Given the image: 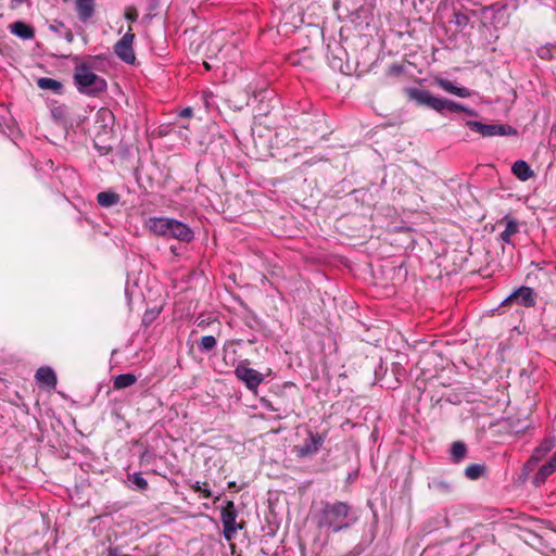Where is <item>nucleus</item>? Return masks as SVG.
Wrapping results in <instances>:
<instances>
[{"label":"nucleus","instance_id":"obj_31","mask_svg":"<svg viewBox=\"0 0 556 556\" xmlns=\"http://www.w3.org/2000/svg\"><path fill=\"white\" fill-rule=\"evenodd\" d=\"M102 136L103 135L98 134L97 137L94 138V140H93L94 148L101 155H106L113 151V146L110 143H104L102 140Z\"/></svg>","mask_w":556,"mask_h":556},{"label":"nucleus","instance_id":"obj_6","mask_svg":"<svg viewBox=\"0 0 556 556\" xmlns=\"http://www.w3.org/2000/svg\"><path fill=\"white\" fill-rule=\"evenodd\" d=\"M327 438L326 433L314 432L307 430V437L303 444L295 445L293 452L299 458H306L316 455L321 448Z\"/></svg>","mask_w":556,"mask_h":556},{"label":"nucleus","instance_id":"obj_4","mask_svg":"<svg viewBox=\"0 0 556 556\" xmlns=\"http://www.w3.org/2000/svg\"><path fill=\"white\" fill-rule=\"evenodd\" d=\"M74 84L80 93L96 97L106 90V80L93 72H88L87 66H75L73 75Z\"/></svg>","mask_w":556,"mask_h":556},{"label":"nucleus","instance_id":"obj_9","mask_svg":"<svg viewBox=\"0 0 556 556\" xmlns=\"http://www.w3.org/2000/svg\"><path fill=\"white\" fill-rule=\"evenodd\" d=\"M135 35L131 33V28L114 45L115 54L125 63L134 64L136 55L132 49V42Z\"/></svg>","mask_w":556,"mask_h":556},{"label":"nucleus","instance_id":"obj_29","mask_svg":"<svg viewBox=\"0 0 556 556\" xmlns=\"http://www.w3.org/2000/svg\"><path fill=\"white\" fill-rule=\"evenodd\" d=\"M128 480L135 485L137 490L144 491L148 489V481L141 476L140 472L128 473Z\"/></svg>","mask_w":556,"mask_h":556},{"label":"nucleus","instance_id":"obj_22","mask_svg":"<svg viewBox=\"0 0 556 556\" xmlns=\"http://www.w3.org/2000/svg\"><path fill=\"white\" fill-rule=\"evenodd\" d=\"M450 455L453 463L458 464L465 459L467 455V446L462 441H455L450 448Z\"/></svg>","mask_w":556,"mask_h":556},{"label":"nucleus","instance_id":"obj_2","mask_svg":"<svg viewBox=\"0 0 556 556\" xmlns=\"http://www.w3.org/2000/svg\"><path fill=\"white\" fill-rule=\"evenodd\" d=\"M404 92L409 101H414L419 106L431 109L441 115H447L450 113H465L469 116L478 115L476 110L467 108L456 101L437 97L426 89L407 87L404 89Z\"/></svg>","mask_w":556,"mask_h":556},{"label":"nucleus","instance_id":"obj_3","mask_svg":"<svg viewBox=\"0 0 556 556\" xmlns=\"http://www.w3.org/2000/svg\"><path fill=\"white\" fill-rule=\"evenodd\" d=\"M146 226L152 233L167 239L190 242L194 238L192 229L175 218L153 216L147 219Z\"/></svg>","mask_w":556,"mask_h":556},{"label":"nucleus","instance_id":"obj_45","mask_svg":"<svg viewBox=\"0 0 556 556\" xmlns=\"http://www.w3.org/2000/svg\"><path fill=\"white\" fill-rule=\"evenodd\" d=\"M266 407H267L268 409L273 410V412H274V410H276V408H274V406H273V405H270L269 403L266 405Z\"/></svg>","mask_w":556,"mask_h":556},{"label":"nucleus","instance_id":"obj_20","mask_svg":"<svg viewBox=\"0 0 556 556\" xmlns=\"http://www.w3.org/2000/svg\"><path fill=\"white\" fill-rule=\"evenodd\" d=\"M97 201L102 207H111L121 201V195L114 191H102L97 195Z\"/></svg>","mask_w":556,"mask_h":556},{"label":"nucleus","instance_id":"obj_30","mask_svg":"<svg viewBox=\"0 0 556 556\" xmlns=\"http://www.w3.org/2000/svg\"><path fill=\"white\" fill-rule=\"evenodd\" d=\"M51 116L58 123H65L67 118V108L64 104L53 106L51 109Z\"/></svg>","mask_w":556,"mask_h":556},{"label":"nucleus","instance_id":"obj_13","mask_svg":"<svg viewBox=\"0 0 556 556\" xmlns=\"http://www.w3.org/2000/svg\"><path fill=\"white\" fill-rule=\"evenodd\" d=\"M8 28L13 35L21 39L30 40L35 38L34 27L23 21L11 23Z\"/></svg>","mask_w":556,"mask_h":556},{"label":"nucleus","instance_id":"obj_11","mask_svg":"<svg viewBox=\"0 0 556 556\" xmlns=\"http://www.w3.org/2000/svg\"><path fill=\"white\" fill-rule=\"evenodd\" d=\"M36 382L40 387H46L50 390H54L58 383V378L54 370L49 366H42L37 369L35 375Z\"/></svg>","mask_w":556,"mask_h":556},{"label":"nucleus","instance_id":"obj_10","mask_svg":"<svg viewBox=\"0 0 556 556\" xmlns=\"http://www.w3.org/2000/svg\"><path fill=\"white\" fill-rule=\"evenodd\" d=\"M556 445L555 437L545 438L533 451L531 457L525 464L526 469H532L539 462H541Z\"/></svg>","mask_w":556,"mask_h":556},{"label":"nucleus","instance_id":"obj_35","mask_svg":"<svg viewBox=\"0 0 556 556\" xmlns=\"http://www.w3.org/2000/svg\"><path fill=\"white\" fill-rule=\"evenodd\" d=\"M50 30H52L53 33L55 34H59V35H62L64 29H65V25L63 22H58L55 21L53 24H51L49 26Z\"/></svg>","mask_w":556,"mask_h":556},{"label":"nucleus","instance_id":"obj_37","mask_svg":"<svg viewBox=\"0 0 556 556\" xmlns=\"http://www.w3.org/2000/svg\"><path fill=\"white\" fill-rule=\"evenodd\" d=\"M99 116L103 119V121H106L108 118L109 119H112L113 118V114L111 111L109 110H100L98 112Z\"/></svg>","mask_w":556,"mask_h":556},{"label":"nucleus","instance_id":"obj_43","mask_svg":"<svg viewBox=\"0 0 556 556\" xmlns=\"http://www.w3.org/2000/svg\"><path fill=\"white\" fill-rule=\"evenodd\" d=\"M26 0H12L13 2V7H16V5H20L22 4L23 2H25Z\"/></svg>","mask_w":556,"mask_h":556},{"label":"nucleus","instance_id":"obj_27","mask_svg":"<svg viewBox=\"0 0 556 556\" xmlns=\"http://www.w3.org/2000/svg\"><path fill=\"white\" fill-rule=\"evenodd\" d=\"M217 341L213 336H204L198 342V349L201 353H208L215 349Z\"/></svg>","mask_w":556,"mask_h":556},{"label":"nucleus","instance_id":"obj_5","mask_svg":"<svg viewBox=\"0 0 556 556\" xmlns=\"http://www.w3.org/2000/svg\"><path fill=\"white\" fill-rule=\"evenodd\" d=\"M238 516L237 508L232 501H225L220 508V521L223 523V534L227 541H231L238 529H241V525L237 523L236 519Z\"/></svg>","mask_w":556,"mask_h":556},{"label":"nucleus","instance_id":"obj_28","mask_svg":"<svg viewBox=\"0 0 556 556\" xmlns=\"http://www.w3.org/2000/svg\"><path fill=\"white\" fill-rule=\"evenodd\" d=\"M494 136H517L518 130L507 124H493Z\"/></svg>","mask_w":556,"mask_h":556},{"label":"nucleus","instance_id":"obj_41","mask_svg":"<svg viewBox=\"0 0 556 556\" xmlns=\"http://www.w3.org/2000/svg\"><path fill=\"white\" fill-rule=\"evenodd\" d=\"M193 111L191 108H186L180 112V116L182 117H190L192 115Z\"/></svg>","mask_w":556,"mask_h":556},{"label":"nucleus","instance_id":"obj_14","mask_svg":"<svg viewBox=\"0 0 556 556\" xmlns=\"http://www.w3.org/2000/svg\"><path fill=\"white\" fill-rule=\"evenodd\" d=\"M434 84L439 87H441L446 92H450L452 94H455L460 98H468L471 96V91L466 87H457L455 86L451 80L435 77Z\"/></svg>","mask_w":556,"mask_h":556},{"label":"nucleus","instance_id":"obj_39","mask_svg":"<svg viewBox=\"0 0 556 556\" xmlns=\"http://www.w3.org/2000/svg\"><path fill=\"white\" fill-rule=\"evenodd\" d=\"M204 488L202 489L201 493L203 495L204 498H211L213 495H212V492L210 489H207V482H204L203 483Z\"/></svg>","mask_w":556,"mask_h":556},{"label":"nucleus","instance_id":"obj_19","mask_svg":"<svg viewBox=\"0 0 556 556\" xmlns=\"http://www.w3.org/2000/svg\"><path fill=\"white\" fill-rule=\"evenodd\" d=\"M465 125L472 131L480 134L482 137H494L493 124H483L479 121H466Z\"/></svg>","mask_w":556,"mask_h":556},{"label":"nucleus","instance_id":"obj_18","mask_svg":"<svg viewBox=\"0 0 556 556\" xmlns=\"http://www.w3.org/2000/svg\"><path fill=\"white\" fill-rule=\"evenodd\" d=\"M555 471L556 467L548 460L539 468L538 472L533 477V484L535 486H541Z\"/></svg>","mask_w":556,"mask_h":556},{"label":"nucleus","instance_id":"obj_24","mask_svg":"<svg viewBox=\"0 0 556 556\" xmlns=\"http://www.w3.org/2000/svg\"><path fill=\"white\" fill-rule=\"evenodd\" d=\"M486 472V467L482 464H470L465 468V476L469 480H478Z\"/></svg>","mask_w":556,"mask_h":556},{"label":"nucleus","instance_id":"obj_8","mask_svg":"<svg viewBox=\"0 0 556 556\" xmlns=\"http://www.w3.org/2000/svg\"><path fill=\"white\" fill-rule=\"evenodd\" d=\"M247 364L248 361L239 363L235 369V375L249 390L254 391L264 381V376L260 371L248 367Z\"/></svg>","mask_w":556,"mask_h":556},{"label":"nucleus","instance_id":"obj_46","mask_svg":"<svg viewBox=\"0 0 556 556\" xmlns=\"http://www.w3.org/2000/svg\"><path fill=\"white\" fill-rule=\"evenodd\" d=\"M111 131H112V129L109 130V132H111ZM106 134H108L106 126H104V135H106Z\"/></svg>","mask_w":556,"mask_h":556},{"label":"nucleus","instance_id":"obj_15","mask_svg":"<svg viewBox=\"0 0 556 556\" xmlns=\"http://www.w3.org/2000/svg\"><path fill=\"white\" fill-rule=\"evenodd\" d=\"M79 21L87 22L94 14V0H75Z\"/></svg>","mask_w":556,"mask_h":556},{"label":"nucleus","instance_id":"obj_44","mask_svg":"<svg viewBox=\"0 0 556 556\" xmlns=\"http://www.w3.org/2000/svg\"><path fill=\"white\" fill-rule=\"evenodd\" d=\"M549 462L556 467V452L553 454V456L549 458Z\"/></svg>","mask_w":556,"mask_h":556},{"label":"nucleus","instance_id":"obj_38","mask_svg":"<svg viewBox=\"0 0 556 556\" xmlns=\"http://www.w3.org/2000/svg\"><path fill=\"white\" fill-rule=\"evenodd\" d=\"M61 36H63L67 42H72L74 40V34L72 33V30L70 28L65 27V29Z\"/></svg>","mask_w":556,"mask_h":556},{"label":"nucleus","instance_id":"obj_25","mask_svg":"<svg viewBox=\"0 0 556 556\" xmlns=\"http://www.w3.org/2000/svg\"><path fill=\"white\" fill-rule=\"evenodd\" d=\"M429 488L440 494H450L453 490L452 483L442 480V479H433L428 483Z\"/></svg>","mask_w":556,"mask_h":556},{"label":"nucleus","instance_id":"obj_26","mask_svg":"<svg viewBox=\"0 0 556 556\" xmlns=\"http://www.w3.org/2000/svg\"><path fill=\"white\" fill-rule=\"evenodd\" d=\"M518 232V223L515 219L507 220L505 230L501 233V240L507 244L511 243V236Z\"/></svg>","mask_w":556,"mask_h":556},{"label":"nucleus","instance_id":"obj_33","mask_svg":"<svg viewBox=\"0 0 556 556\" xmlns=\"http://www.w3.org/2000/svg\"><path fill=\"white\" fill-rule=\"evenodd\" d=\"M404 72L405 66L403 64L393 63L387 68L386 75L388 77H400Z\"/></svg>","mask_w":556,"mask_h":556},{"label":"nucleus","instance_id":"obj_40","mask_svg":"<svg viewBox=\"0 0 556 556\" xmlns=\"http://www.w3.org/2000/svg\"><path fill=\"white\" fill-rule=\"evenodd\" d=\"M190 488L194 491V492H201L202 489L204 488V485L202 486V484L199 482V481H195L193 483L190 484Z\"/></svg>","mask_w":556,"mask_h":556},{"label":"nucleus","instance_id":"obj_42","mask_svg":"<svg viewBox=\"0 0 556 556\" xmlns=\"http://www.w3.org/2000/svg\"><path fill=\"white\" fill-rule=\"evenodd\" d=\"M228 488H229V489H236V490H239V488L237 486V483H236L235 481H230V482L228 483Z\"/></svg>","mask_w":556,"mask_h":556},{"label":"nucleus","instance_id":"obj_47","mask_svg":"<svg viewBox=\"0 0 556 556\" xmlns=\"http://www.w3.org/2000/svg\"><path fill=\"white\" fill-rule=\"evenodd\" d=\"M553 132L555 134L556 136V125L553 127Z\"/></svg>","mask_w":556,"mask_h":556},{"label":"nucleus","instance_id":"obj_23","mask_svg":"<svg viewBox=\"0 0 556 556\" xmlns=\"http://www.w3.org/2000/svg\"><path fill=\"white\" fill-rule=\"evenodd\" d=\"M137 382V377L134 374H121L113 378V388L121 390L128 388Z\"/></svg>","mask_w":556,"mask_h":556},{"label":"nucleus","instance_id":"obj_1","mask_svg":"<svg viewBox=\"0 0 556 556\" xmlns=\"http://www.w3.org/2000/svg\"><path fill=\"white\" fill-rule=\"evenodd\" d=\"M357 519L354 508L342 501L321 502V507L313 515V521L318 529L333 533L350 529Z\"/></svg>","mask_w":556,"mask_h":556},{"label":"nucleus","instance_id":"obj_32","mask_svg":"<svg viewBox=\"0 0 556 556\" xmlns=\"http://www.w3.org/2000/svg\"><path fill=\"white\" fill-rule=\"evenodd\" d=\"M451 23H454L458 29H464L469 23V16L460 11H455Z\"/></svg>","mask_w":556,"mask_h":556},{"label":"nucleus","instance_id":"obj_36","mask_svg":"<svg viewBox=\"0 0 556 556\" xmlns=\"http://www.w3.org/2000/svg\"><path fill=\"white\" fill-rule=\"evenodd\" d=\"M125 18L135 22L138 18V12L135 8H127L125 11Z\"/></svg>","mask_w":556,"mask_h":556},{"label":"nucleus","instance_id":"obj_17","mask_svg":"<svg viewBox=\"0 0 556 556\" xmlns=\"http://www.w3.org/2000/svg\"><path fill=\"white\" fill-rule=\"evenodd\" d=\"M37 86L42 90H51L55 94H62L64 89L61 81L50 77L38 78Z\"/></svg>","mask_w":556,"mask_h":556},{"label":"nucleus","instance_id":"obj_16","mask_svg":"<svg viewBox=\"0 0 556 556\" xmlns=\"http://www.w3.org/2000/svg\"><path fill=\"white\" fill-rule=\"evenodd\" d=\"M511 172L521 181H526L534 176V172L531 169L530 165L523 160L516 161L511 166Z\"/></svg>","mask_w":556,"mask_h":556},{"label":"nucleus","instance_id":"obj_7","mask_svg":"<svg viewBox=\"0 0 556 556\" xmlns=\"http://www.w3.org/2000/svg\"><path fill=\"white\" fill-rule=\"evenodd\" d=\"M538 294L527 286H521L511 292L503 302L502 306L517 304L525 307H533L536 304Z\"/></svg>","mask_w":556,"mask_h":556},{"label":"nucleus","instance_id":"obj_12","mask_svg":"<svg viewBox=\"0 0 556 556\" xmlns=\"http://www.w3.org/2000/svg\"><path fill=\"white\" fill-rule=\"evenodd\" d=\"M377 528H378V515L376 513H374L372 521L368 526H366V528L364 530V534L362 536V540H361L359 544L357 545V547H359L361 551L366 549L367 547H369L372 544V542L375 541V539L377 536Z\"/></svg>","mask_w":556,"mask_h":556},{"label":"nucleus","instance_id":"obj_21","mask_svg":"<svg viewBox=\"0 0 556 556\" xmlns=\"http://www.w3.org/2000/svg\"><path fill=\"white\" fill-rule=\"evenodd\" d=\"M103 61L104 58L102 55H87L84 60L79 56L74 58L75 66H87L88 72L98 70V64Z\"/></svg>","mask_w":556,"mask_h":556},{"label":"nucleus","instance_id":"obj_34","mask_svg":"<svg viewBox=\"0 0 556 556\" xmlns=\"http://www.w3.org/2000/svg\"><path fill=\"white\" fill-rule=\"evenodd\" d=\"M392 372L395 377L396 383L401 382V378L405 375V369L399 363L392 364Z\"/></svg>","mask_w":556,"mask_h":556}]
</instances>
